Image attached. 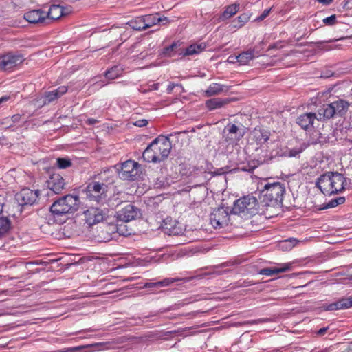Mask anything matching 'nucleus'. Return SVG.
Returning <instances> with one entry per match:
<instances>
[{"mask_svg": "<svg viewBox=\"0 0 352 352\" xmlns=\"http://www.w3.org/2000/svg\"><path fill=\"white\" fill-rule=\"evenodd\" d=\"M285 192L284 184L280 182L266 183L261 190L259 199L265 206H277L282 204Z\"/></svg>", "mask_w": 352, "mask_h": 352, "instance_id": "nucleus-1", "label": "nucleus"}, {"mask_svg": "<svg viewBox=\"0 0 352 352\" xmlns=\"http://www.w3.org/2000/svg\"><path fill=\"white\" fill-rule=\"evenodd\" d=\"M80 204L78 195H67L54 201L50 207V211L56 216L73 213L77 211Z\"/></svg>", "mask_w": 352, "mask_h": 352, "instance_id": "nucleus-2", "label": "nucleus"}, {"mask_svg": "<svg viewBox=\"0 0 352 352\" xmlns=\"http://www.w3.org/2000/svg\"><path fill=\"white\" fill-rule=\"evenodd\" d=\"M349 107V103L347 101L338 98L318 109V119L323 121L334 116H342L347 112Z\"/></svg>", "mask_w": 352, "mask_h": 352, "instance_id": "nucleus-3", "label": "nucleus"}, {"mask_svg": "<svg viewBox=\"0 0 352 352\" xmlns=\"http://www.w3.org/2000/svg\"><path fill=\"white\" fill-rule=\"evenodd\" d=\"M107 185L104 183L93 182L89 184L85 190L86 199L91 202L102 204L107 200Z\"/></svg>", "mask_w": 352, "mask_h": 352, "instance_id": "nucleus-4", "label": "nucleus"}, {"mask_svg": "<svg viewBox=\"0 0 352 352\" xmlns=\"http://www.w3.org/2000/svg\"><path fill=\"white\" fill-rule=\"evenodd\" d=\"M257 208L256 199L252 196H246L234 201L232 212L235 214L252 215L256 212Z\"/></svg>", "mask_w": 352, "mask_h": 352, "instance_id": "nucleus-5", "label": "nucleus"}, {"mask_svg": "<svg viewBox=\"0 0 352 352\" xmlns=\"http://www.w3.org/2000/svg\"><path fill=\"white\" fill-rule=\"evenodd\" d=\"M232 213L229 208L220 207L213 210L210 216L211 225L215 228H222L229 225L230 214Z\"/></svg>", "mask_w": 352, "mask_h": 352, "instance_id": "nucleus-6", "label": "nucleus"}, {"mask_svg": "<svg viewBox=\"0 0 352 352\" xmlns=\"http://www.w3.org/2000/svg\"><path fill=\"white\" fill-rule=\"evenodd\" d=\"M151 145L159 162L163 161L169 155L172 148L169 138L163 135L155 138L151 142Z\"/></svg>", "mask_w": 352, "mask_h": 352, "instance_id": "nucleus-7", "label": "nucleus"}, {"mask_svg": "<svg viewBox=\"0 0 352 352\" xmlns=\"http://www.w3.org/2000/svg\"><path fill=\"white\" fill-rule=\"evenodd\" d=\"M24 61L23 56L19 53L12 52L0 55V69L3 71L10 70Z\"/></svg>", "mask_w": 352, "mask_h": 352, "instance_id": "nucleus-8", "label": "nucleus"}, {"mask_svg": "<svg viewBox=\"0 0 352 352\" xmlns=\"http://www.w3.org/2000/svg\"><path fill=\"white\" fill-rule=\"evenodd\" d=\"M38 195L39 190H33L25 188L16 194L15 199L19 205L21 206H32L36 202Z\"/></svg>", "mask_w": 352, "mask_h": 352, "instance_id": "nucleus-9", "label": "nucleus"}, {"mask_svg": "<svg viewBox=\"0 0 352 352\" xmlns=\"http://www.w3.org/2000/svg\"><path fill=\"white\" fill-rule=\"evenodd\" d=\"M139 166V164L133 160H127L123 162L118 173L119 177L122 180H135L138 173V168Z\"/></svg>", "mask_w": 352, "mask_h": 352, "instance_id": "nucleus-10", "label": "nucleus"}, {"mask_svg": "<svg viewBox=\"0 0 352 352\" xmlns=\"http://www.w3.org/2000/svg\"><path fill=\"white\" fill-rule=\"evenodd\" d=\"M106 215L104 210L96 207H91L84 212L85 223L89 226L102 222Z\"/></svg>", "mask_w": 352, "mask_h": 352, "instance_id": "nucleus-11", "label": "nucleus"}, {"mask_svg": "<svg viewBox=\"0 0 352 352\" xmlns=\"http://www.w3.org/2000/svg\"><path fill=\"white\" fill-rule=\"evenodd\" d=\"M140 210L132 204H127L117 212V218L124 222L136 219L140 216Z\"/></svg>", "mask_w": 352, "mask_h": 352, "instance_id": "nucleus-12", "label": "nucleus"}, {"mask_svg": "<svg viewBox=\"0 0 352 352\" xmlns=\"http://www.w3.org/2000/svg\"><path fill=\"white\" fill-rule=\"evenodd\" d=\"M46 16L45 11L38 9L25 12L23 17L30 23L45 25H47L46 20L47 19H45Z\"/></svg>", "mask_w": 352, "mask_h": 352, "instance_id": "nucleus-13", "label": "nucleus"}, {"mask_svg": "<svg viewBox=\"0 0 352 352\" xmlns=\"http://www.w3.org/2000/svg\"><path fill=\"white\" fill-rule=\"evenodd\" d=\"M65 179L59 174H53L47 181V187L54 194H60L65 188Z\"/></svg>", "mask_w": 352, "mask_h": 352, "instance_id": "nucleus-14", "label": "nucleus"}, {"mask_svg": "<svg viewBox=\"0 0 352 352\" xmlns=\"http://www.w3.org/2000/svg\"><path fill=\"white\" fill-rule=\"evenodd\" d=\"M315 120L318 119V113H305L300 115L296 118V123L298 126H300L304 130H309L313 127V124Z\"/></svg>", "mask_w": 352, "mask_h": 352, "instance_id": "nucleus-15", "label": "nucleus"}, {"mask_svg": "<svg viewBox=\"0 0 352 352\" xmlns=\"http://www.w3.org/2000/svg\"><path fill=\"white\" fill-rule=\"evenodd\" d=\"M331 177L332 194H336L344 189L346 178L338 172H329Z\"/></svg>", "mask_w": 352, "mask_h": 352, "instance_id": "nucleus-16", "label": "nucleus"}, {"mask_svg": "<svg viewBox=\"0 0 352 352\" xmlns=\"http://www.w3.org/2000/svg\"><path fill=\"white\" fill-rule=\"evenodd\" d=\"M292 264L291 263H281L278 264L277 266H273L270 267H265L260 270L258 272L259 274L266 275V276H274L275 274H278L280 273L285 272L291 270Z\"/></svg>", "mask_w": 352, "mask_h": 352, "instance_id": "nucleus-17", "label": "nucleus"}, {"mask_svg": "<svg viewBox=\"0 0 352 352\" xmlns=\"http://www.w3.org/2000/svg\"><path fill=\"white\" fill-rule=\"evenodd\" d=\"M316 186L324 195H332L331 177L329 172L322 175L317 179Z\"/></svg>", "mask_w": 352, "mask_h": 352, "instance_id": "nucleus-18", "label": "nucleus"}, {"mask_svg": "<svg viewBox=\"0 0 352 352\" xmlns=\"http://www.w3.org/2000/svg\"><path fill=\"white\" fill-rule=\"evenodd\" d=\"M67 90V87L60 86L54 90L46 92L43 96V104H48L55 101L65 94Z\"/></svg>", "mask_w": 352, "mask_h": 352, "instance_id": "nucleus-19", "label": "nucleus"}, {"mask_svg": "<svg viewBox=\"0 0 352 352\" xmlns=\"http://www.w3.org/2000/svg\"><path fill=\"white\" fill-rule=\"evenodd\" d=\"M117 227L116 225L103 224L100 227V230L98 232V236L101 241H109L111 239V234L117 232Z\"/></svg>", "mask_w": 352, "mask_h": 352, "instance_id": "nucleus-20", "label": "nucleus"}, {"mask_svg": "<svg viewBox=\"0 0 352 352\" xmlns=\"http://www.w3.org/2000/svg\"><path fill=\"white\" fill-rule=\"evenodd\" d=\"M46 23L50 24L52 22L58 19L63 14V7L58 5H52L48 12H45Z\"/></svg>", "mask_w": 352, "mask_h": 352, "instance_id": "nucleus-21", "label": "nucleus"}, {"mask_svg": "<svg viewBox=\"0 0 352 352\" xmlns=\"http://www.w3.org/2000/svg\"><path fill=\"white\" fill-rule=\"evenodd\" d=\"M352 307V297L351 298H342L339 300L331 303L327 306L326 309L329 311L346 309Z\"/></svg>", "mask_w": 352, "mask_h": 352, "instance_id": "nucleus-22", "label": "nucleus"}, {"mask_svg": "<svg viewBox=\"0 0 352 352\" xmlns=\"http://www.w3.org/2000/svg\"><path fill=\"white\" fill-rule=\"evenodd\" d=\"M258 56V52L256 51L255 49H252L247 50L245 52H243L242 53L236 56L234 58L236 59L237 62H239L241 65H246L254 57Z\"/></svg>", "mask_w": 352, "mask_h": 352, "instance_id": "nucleus-23", "label": "nucleus"}, {"mask_svg": "<svg viewBox=\"0 0 352 352\" xmlns=\"http://www.w3.org/2000/svg\"><path fill=\"white\" fill-rule=\"evenodd\" d=\"M143 19L145 23L144 25L146 26L145 29L160 23H163L164 24V21H167L166 17H161L158 13L143 16Z\"/></svg>", "mask_w": 352, "mask_h": 352, "instance_id": "nucleus-24", "label": "nucleus"}, {"mask_svg": "<svg viewBox=\"0 0 352 352\" xmlns=\"http://www.w3.org/2000/svg\"><path fill=\"white\" fill-rule=\"evenodd\" d=\"M205 48L206 45L204 43L192 44L186 49L181 50V52H179V55L186 56L197 54L201 52Z\"/></svg>", "mask_w": 352, "mask_h": 352, "instance_id": "nucleus-25", "label": "nucleus"}, {"mask_svg": "<svg viewBox=\"0 0 352 352\" xmlns=\"http://www.w3.org/2000/svg\"><path fill=\"white\" fill-rule=\"evenodd\" d=\"M228 91V87L224 85L219 83H212L209 85L208 89L206 90V95L207 96H212L214 95L220 94L223 92Z\"/></svg>", "mask_w": 352, "mask_h": 352, "instance_id": "nucleus-26", "label": "nucleus"}, {"mask_svg": "<svg viewBox=\"0 0 352 352\" xmlns=\"http://www.w3.org/2000/svg\"><path fill=\"white\" fill-rule=\"evenodd\" d=\"M254 138L258 144H263L267 142L270 138V133L267 130L262 129H255L253 131Z\"/></svg>", "mask_w": 352, "mask_h": 352, "instance_id": "nucleus-27", "label": "nucleus"}, {"mask_svg": "<svg viewBox=\"0 0 352 352\" xmlns=\"http://www.w3.org/2000/svg\"><path fill=\"white\" fill-rule=\"evenodd\" d=\"M230 102V100L228 99H223L219 98H215L206 101V105L209 110H214L217 109H219L224 105L228 104Z\"/></svg>", "mask_w": 352, "mask_h": 352, "instance_id": "nucleus-28", "label": "nucleus"}, {"mask_svg": "<svg viewBox=\"0 0 352 352\" xmlns=\"http://www.w3.org/2000/svg\"><path fill=\"white\" fill-rule=\"evenodd\" d=\"M250 17L251 14L243 13L240 14L237 18L232 21L230 26L232 29H239L249 21Z\"/></svg>", "mask_w": 352, "mask_h": 352, "instance_id": "nucleus-29", "label": "nucleus"}, {"mask_svg": "<svg viewBox=\"0 0 352 352\" xmlns=\"http://www.w3.org/2000/svg\"><path fill=\"white\" fill-rule=\"evenodd\" d=\"M240 8V4L235 3L226 7L225 10L220 16V19L223 21L231 18L236 13H237Z\"/></svg>", "mask_w": 352, "mask_h": 352, "instance_id": "nucleus-30", "label": "nucleus"}, {"mask_svg": "<svg viewBox=\"0 0 352 352\" xmlns=\"http://www.w3.org/2000/svg\"><path fill=\"white\" fill-rule=\"evenodd\" d=\"M142 157L144 161L147 162L157 163V157L155 154L153 148L152 147L151 143L147 146L142 153Z\"/></svg>", "mask_w": 352, "mask_h": 352, "instance_id": "nucleus-31", "label": "nucleus"}, {"mask_svg": "<svg viewBox=\"0 0 352 352\" xmlns=\"http://www.w3.org/2000/svg\"><path fill=\"white\" fill-rule=\"evenodd\" d=\"M127 24L135 30H143L145 29L143 16L135 17L129 21Z\"/></svg>", "mask_w": 352, "mask_h": 352, "instance_id": "nucleus-32", "label": "nucleus"}, {"mask_svg": "<svg viewBox=\"0 0 352 352\" xmlns=\"http://www.w3.org/2000/svg\"><path fill=\"white\" fill-rule=\"evenodd\" d=\"M122 69L118 65L113 66L104 72V76L109 80H113L122 74Z\"/></svg>", "mask_w": 352, "mask_h": 352, "instance_id": "nucleus-33", "label": "nucleus"}, {"mask_svg": "<svg viewBox=\"0 0 352 352\" xmlns=\"http://www.w3.org/2000/svg\"><path fill=\"white\" fill-rule=\"evenodd\" d=\"M181 44L182 43L178 41L173 43V44L166 47H164L162 51V54L164 56L171 57L175 54V53L179 54L180 51H177V48L180 47Z\"/></svg>", "mask_w": 352, "mask_h": 352, "instance_id": "nucleus-34", "label": "nucleus"}, {"mask_svg": "<svg viewBox=\"0 0 352 352\" xmlns=\"http://www.w3.org/2000/svg\"><path fill=\"white\" fill-rule=\"evenodd\" d=\"M105 344H106L104 342H98V343H95L91 345H81V346H75V347L65 348V349H63L60 350L55 351L54 352H76V351H80L82 349L87 348L89 346H104Z\"/></svg>", "mask_w": 352, "mask_h": 352, "instance_id": "nucleus-35", "label": "nucleus"}, {"mask_svg": "<svg viewBox=\"0 0 352 352\" xmlns=\"http://www.w3.org/2000/svg\"><path fill=\"white\" fill-rule=\"evenodd\" d=\"M10 221L7 217H0V236L6 234L10 229Z\"/></svg>", "mask_w": 352, "mask_h": 352, "instance_id": "nucleus-36", "label": "nucleus"}, {"mask_svg": "<svg viewBox=\"0 0 352 352\" xmlns=\"http://www.w3.org/2000/svg\"><path fill=\"white\" fill-rule=\"evenodd\" d=\"M297 243V241L295 239H289L287 240H285L279 244V247L283 250H292Z\"/></svg>", "mask_w": 352, "mask_h": 352, "instance_id": "nucleus-37", "label": "nucleus"}, {"mask_svg": "<svg viewBox=\"0 0 352 352\" xmlns=\"http://www.w3.org/2000/svg\"><path fill=\"white\" fill-rule=\"evenodd\" d=\"M225 130H227L228 131V133L230 134L231 135H234V138L235 139H239L240 138H241L243 136V134L239 133V128L236 125H235L234 124H228V126L226 127Z\"/></svg>", "mask_w": 352, "mask_h": 352, "instance_id": "nucleus-38", "label": "nucleus"}, {"mask_svg": "<svg viewBox=\"0 0 352 352\" xmlns=\"http://www.w3.org/2000/svg\"><path fill=\"white\" fill-rule=\"evenodd\" d=\"M164 232L169 235H178L182 232V230L177 228L176 226H168V223L164 221V226L163 227Z\"/></svg>", "mask_w": 352, "mask_h": 352, "instance_id": "nucleus-39", "label": "nucleus"}, {"mask_svg": "<svg viewBox=\"0 0 352 352\" xmlns=\"http://www.w3.org/2000/svg\"><path fill=\"white\" fill-rule=\"evenodd\" d=\"M56 164L60 168H66L71 166L72 162L69 159L58 158L56 160Z\"/></svg>", "mask_w": 352, "mask_h": 352, "instance_id": "nucleus-40", "label": "nucleus"}, {"mask_svg": "<svg viewBox=\"0 0 352 352\" xmlns=\"http://www.w3.org/2000/svg\"><path fill=\"white\" fill-rule=\"evenodd\" d=\"M178 280L179 279H176V278H166L161 281L155 282V284L158 285L159 287H166V286H168L171 283H173Z\"/></svg>", "mask_w": 352, "mask_h": 352, "instance_id": "nucleus-41", "label": "nucleus"}, {"mask_svg": "<svg viewBox=\"0 0 352 352\" xmlns=\"http://www.w3.org/2000/svg\"><path fill=\"white\" fill-rule=\"evenodd\" d=\"M305 148V146H300L299 148H294L289 150L288 156L292 157H296L298 154L302 153Z\"/></svg>", "mask_w": 352, "mask_h": 352, "instance_id": "nucleus-42", "label": "nucleus"}, {"mask_svg": "<svg viewBox=\"0 0 352 352\" xmlns=\"http://www.w3.org/2000/svg\"><path fill=\"white\" fill-rule=\"evenodd\" d=\"M323 23L327 25H332L336 23V16L333 14L330 16L326 17L322 20Z\"/></svg>", "mask_w": 352, "mask_h": 352, "instance_id": "nucleus-43", "label": "nucleus"}, {"mask_svg": "<svg viewBox=\"0 0 352 352\" xmlns=\"http://www.w3.org/2000/svg\"><path fill=\"white\" fill-rule=\"evenodd\" d=\"M158 89H159V83H153L151 85H149L148 86L147 89H141V91L142 93H146L148 91L157 90Z\"/></svg>", "mask_w": 352, "mask_h": 352, "instance_id": "nucleus-44", "label": "nucleus"}, {"mask_svg": "<svg viewBox=\"0 0 352 352\" xmlns=\"http://www.w3.org/2000/svg\"><path fill=\"white\" fill-rule=\"evenodd\" d=\"M338 206V204L336 201V199H333L329 201L327 204L324 205V206L322 209H327L334 208Z\"/></svg>", "mask_w": 352, "mask_h": 352, "instance_id": "nucleus-45", "label": "nucleus"}, {"mask_svg": "<svg viewBox=\"0 0 352 352\" xmlns=\"http://www.w3.org/2000/svg\"><path fill=\"white\" fill-rule=\"evenodd\" d=\"M271 9L265 10L263 13L256 18V21H261L265 19L270 14Z\"/></svg>", "mask_w": 352, "mask_h": 352, "instance_id": "nucleus-46", "label": "nucleus"}, {"mask_svg": "<svg viewBox=\"0 0 352 352\" xmlns=\"http://www.w3.org/2000/svg\"><path fill=\"white\" fill-rule=\"evenodd\" d=\"M148 124V121L146 120H140L135 122V125L139 127H142L146 126Z\"/></svg>", "mask_w": 352, "mask_h": 352, "instance_id": "nucleus-47", "label": "nucleus"}, {"mask_svg": "<svg viewBox=\"0 0 352 352\" xmlns=\"http://www.w3.org/2000/svg\"><path fill=\"white\" fill-rule=\"evenodd\" d=\"M176 86H178V85L175 84L174 82H170V84L168 85V86L167 87V92H168V94H170L173 91V89Z\"/></svg>", "mask_w": 352, "mask_h": 352, "instance_id": "nucleus-48", "label": "nucleus"}, {"mask_svg": "<svg viewBox=\"0 0 352 352\" xmlns=\"http://www.w3.org/2000/svg\"><path fill=\"white\" fill-rule=\"evenodd\" d=\"M333 75V72L330 71V70L329 71L328 70L327 72H323L322 73L321 76L323 77V78H329V77H330V76H331Z\"/></svg>", "mask_w": 352, "mask_h": 352, "instance_id": "nucleus-49", "label": "nucleus"}, {"mask_svg": "<svg viewBox=\"0 0 352 352\" xmlns=\"http://www.w3.org/2000/svg\"><path fill=\"white\" fill-rule=\"evenodd\" d=\"M328 327H322L317 331V334L319 336H323L327 331Z\"/></svg>", "mask_w": 352, "mask_h": 352, "instance_id": "nucleus-50", "label": "nucleus"}, {"mask_svg": "<svg viewBox=\"0 0 352 352\" xmlns=\"http://www.w3.org/2000/svg\"><path fill=\"white\" fill-rule=\"evenodd\" d=\"M145 287L151 288V287H159V285L155 284V283H146L145 284Z\"/></svg>", "mask_w": 352, "mask_h": 352, "instance_id": "nucleus-51", "label": "nucleus"}, {"mask_svg": "<svg viewBox=\"0 0 352 352\" xmlns=\"http://www.w3.org/2000/svg\"><path fill=\"white\" fill-rule=\"evenodd\" d=\"M331 347H327L321 350L313 349L311 352H330Z\"/></svg>", "mask_w": 352, "mask_h": 352, "instance_id": "nucleus-52", "label": "nucleus"}, {"mask_svg": "<svg viewBox=\"0 0 352 352\" xmlns=\"http://www.w3.org/2000/svg\"><path fill=\"white\" fill-rule=\"evenodd\" d=\"M21 116L19 114H16V115H14V116L12 117V120L14 122H19V120H21Z\"/></svg>", "mask_w": 352, "mask_h": 352, "instance_id": "nucleus-53", "label": "nucleus"}, {"mask_svg": "<svg viewBox=\"0 0 352 352\" xmlns=\"http://www.w3.org/2000/svg\"><path fill=\"white\" fill-rule=\"evenodd\" d=\"M337 203L338 205L342 204L345 201V197H339L336 198Z\"/></svg>", "mask_w": 352, "mask_h": 352, "instance_id": "nucleus-54", "label": "nucleus"}, {"mask_svg": "<svg viewBox=\"0 0 352 352\" xmlns=\"http://www.w3.org/2000/svg\"><path fill=\"white\" fill-rule=\"evenodd\" d=\"M319 3L327 6L332 3L333 0H317Z\"/></svg>", "mask_w": 352, "mask_h": 352, "instance_id": "nucleus-55", "label": "nucleus"}, {"mask_svg": "<svg viewBox=\"0 0 352 352\" xmlns=\"http://www.w3.org/2000/svg\"><path fill=\"white\" fill-rule=\"evenodd\" d=\"M97 122H98V121L96 119H94V118H89L87 120V123L90 124V125L94 124H96Z\"/></svg>", "mask_w": 352, "mask_h": 352, "instance_id": "nucleus-56", "label": "nucleus"}, {"mask_svg": "<svg viewBox=\"0 0 352 352\" xmlns=\"http://www.w3.org/2000/svg\"><path fill=\"white\" fill-rule=\"evenodd\" d=\"M98 77H94L93 79H91V82H93L91 86H95L98 84Z\"/></svg>", "mask_w": 352, "mask_h": 352, "instance_id": "nucleus-57", "label": "nucleus"}, {"mask_svg": "<svg viewBox=\"0 0 352 352\" xmlns=\"http://www.w3.org/2000/svg\"><path fill=\"white\" fill-rule=\"evenodd\" d=\"M8 98H9L7 96H3V97L0 98V104H1L3 102H6L8 100Z\"/></svg>", "mask_w": 352, "mask_h": 352, "instance_id": "nucleus-58", "label": "nucleus"}, {"mask_svg": "<svg viewBox=\"0 0 352 352\" xmlns=\"http://www.w3.org/2000/svg\"><path fill=\"white\" fill-rule=\"evenodd\" d=\"M254 285V283L252 281L246 282L244 281L243 285V286H248V285Z\"/></svg>", "mask_w": 352, "mask_h": 352, "instance_id": "nucleus-59", "label": "nucleus"}, {"mask_svg": "<svg viewBox=\"0 0 352 352\" xmlns=\"http://www.w3.org/2000/svg\"><path fill=\"white\" fill-rule=\"evenodd\" d=\"M348 3H349V1H348V0H345V1H343V3H343V8H346V7H347V4H348Z\"/></svg>", "mask_w": 352, "mask_h": 352, "instance_id": "nucleus-60", "label": "nucleus"}, {"mask_svg": "<svg viewBox=\"0 0 352 352\" xmlns=\"http://www.w3.org/2000/svg\"><path fill=\"white\" fill-rule=\"evenodd\" d=\"M305 286H306V285H300V286L296 287V288H302V287H304Z\"/></svg>", "mask_w": 352, "mask_h": 352, "instance_id": "nucleus-61", "label": "nucleus"}, {"mask_svg": "<svg viewBox=\"0 0 352 352\" xmlns=\"http://www.w3.org/2000/svg\"><path fill=\"white\" fill-rule=\"evenodd\" d=\"M104 85V84L98 85H97V87H102Z\"/></svg>", "mask_w": 352, "mask_h": 352, "instance_id": "nucleus-62", "label": "nucleus"}, {"mask_svg": "<svg viewBox=\"0 0 352 352\" xmlns=\"http://www.w3.org/2000/svg\"><path fill=\"white\" fill-rule=\"evenodd\" d=\"M260 321H261V320H254V321L252 322V323H257L258 322H260Z\"/></svg>", "mask_w": 352, "mask_h": 352, "instance_id": "nucleus-63", "label": "nucleus"}, {"mask_svg": "<svg viewBox=\"0 0 352 352\" xmlns=\"http://www.w3.org/2000/svg\"><path fill=\"white\" fill-rule=\"evenodd\" d=\"M2 247H3V245H2V246H0V248H1Z\"/></svg>", "mask_w": 352, "mask_h": 352, "instance_id": "nucleus-64", "label": "nucleus"}]
</instances>
